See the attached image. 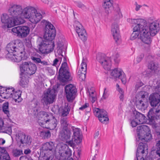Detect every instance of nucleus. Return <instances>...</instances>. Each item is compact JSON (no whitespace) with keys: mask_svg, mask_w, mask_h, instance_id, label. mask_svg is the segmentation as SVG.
Listing matches in <instances>:
<instances>
[{"mask_svg":"<svg viewBox=\"0 0 160 160\" xmlns=\"http://www.w3.org/2000/svg\"><path fill=\"white\" fill-rule=\"evenodd\" d=\"M110 75L113 78L115 79L119 78L122 81L123 84L126 82V79L123 71L120 68H116L111 71Z\"/></svg>","mask_w":160,"mask_h":160,"instance_id":"22","label":"nucleus"},{"mask_svg":"<svg viewBox=\"0 0 160 160\" xmlns=\"http://www.w3.org/2000/svg\"><path fill=\"white\" fill-rule=\"evenodd\" d=\"M14 8L13 5L11 6L8 10V15L6 14H3L1 17L2 22L6 24L8 28L21 24V22L18 19V18L13 15Z\"/></svg>","mask_w":160,"mask_h":160,"instance_id":"4","label":"nucleus"},{"mask_svg":"<svg viewBox=\"0 0 160 160\" xmlns=\"http://www.w3.org/2000/svg\"><path fill=\"white\" fill-rule=\"evenodd\" d=\"M23 49H22L17 52L18 53L16 54H11L7 53L6 55V57L13 62H20L23 57L22 51Z\"/></svg>","mask_w":160,"mask_h":160,"instance_id":"24","label":"nucleus"},{"mask_svg":"<svg viewBox=\"0 0 160 160\" xmlns=\"http://www.w3.org/2000/svg\"><path fill=\"white\" fill-rule=\"evenodd\" d=\"M144 19H132L128 18L127 21L131 24H134L135 26L133 27V29L137 30L140 27H142L144 21Z\"/></svg>","mask_w":160,"mask_h":160,"instance_id":"27","label":"nucleus"},{"mask_svg":"<svg viewBox=\"0 0 160 160\" xmlns=\"http://www.w3.org/2000/svg\"><path fill=\"white\" fill-rule=\"evenodd\" d=\"M42 22L45 26L44 38L48 40L52 41L56 35V31L54 27L51 23L45 20H42Z\"/></svg>","mask_w":160,"mask_h":160,"instance_id":"7","label":"nucleus"},{"mask_svg":"<svg viewBox=\"0 0 160 160\" xmlns=\"http://www.w3.org/2000/svg\"><path fill=\"white\" fill-rule=\"evenodd\" d=\"M10 158L4 148L0 147V160H10Z\"/></svg>","mask_w":160,"mask_h":160,"instance_id":"35","label":"nucleus"},{"mask_svg":"<svg viewBox=\"0 0 160 160\" xmlns=\"http://www.w3.org/2000/svg\"><path fill=\"white\" fill-rule=\"evenodd\" d=\"M137 140L142 142H148L152 138L151 134L149 133L150 129L148 126L142 125L138 126L137 129Z\"/></svg>","mask_w":160,"mask_h":160,"instance_id":"5","label":"nucleus"},{"mask_svg":"<svg viewBox=\"0 0 160 160\" xmlns=\"http://www.w3.org/2000/svg\"><path fill=\"white\" fill-rule=\"evenodd\" d=\"M70 110L68 106L65 107L59 110V113L62 116L65 117L68 114Z\"/></svg>","mask_w":160,"mask_h":160,"instance_id":"41","label":"nucleus"},{"mask_svg":"<svg viewBox=\"0 0 160 160\" xmlns=\"http://www.w3.org/2000/svg\"><path fill=\"white\" fill-rule=\"evenodd\" d=\"M144 19H132L128 18L127 21L131 24H134L135 26L133 27V29L137 30L140 27H142L144 21Z\"/></svg>","mask_w":160,"mask_h":160,"instance_id":"28","label":"nucleus"},{"mask_svg":"<svg viewBox=\"0 0 160 160\" xmlns=\"http://www.w3.org/2000/svg\"><path fill=\"white\" fill-rule=\"evenodd\" d=\"M158 65L155 64L153 61L151 62L148 65V68L152 71H155L158 69Z\"/></svg>","mask_w":160,"mask_h":160,"instance_id":"45","label":"nucleus"},{"mask_svg":"<svg viewBox=\"0 0 160 160\" xmlns=\"http://www.w3.org/2000/svg\"><path fill=\"white\" fill-rule=\"evenodd\" d=\"M62 58V57H59L58 58H55L53 61L52 65L56 66L58 62L59 61L61 60Z\"/></svg>","mask_w":160,"mask_h":160,"instance_id":"56","label":"nucleus"},{"mask_svg":"<svg viewBox=\"0 0 160 160\" xmlns=\"http://www.w3.org/2000/svg\"><path fill=\"white\" fill-rule=\"evenodd\" d=\"M148 146L147 144L140 142L137 149V160H144L148 153Z\"/></svg>","mask_w":160,"mask_h":160,"instance_id":"15","label":"nucleus"},{"mask_svg":"<svg viewBox=\"0 0 160 160\" xmlns=\"http://www.w3.org/2000/svg\"><path fill=\"white\" fill-rule=\"evenodd\" d=\"M54 157V153L53 151H51L44 152V155L40 157L38 160H52Z\"/></svg>","mask_w":160,"mask_h":160,"instance_id":"34","label":"nucleus"},{"mask_svg":"<svg viewBox=\"0 0 160 160\" xmlns=\"http://www.w3.org/2000/svg\"><path fill=\"white\" fill-rule=\"evenodd\" d=\"M31 152V150L29 149H26L24 151V153L25 154H28L30 153Z\"/></svg>","mask_w":160,"mask_h":160,"instance_id":"63","label":"nucleus"},{"mask_svg":"<svg viewBox=\"0 0 160 160\" xmlns=\"http://www.w3.org/2000/svg\"><path fill=\"white\" fill-rule=\"evenodd\" d=\"M65 90L68 101L70 102L74 98L77 92L76 87L72 84H70L65 86Z\"/></svg>","mask_w":160,"mask_h":160,"instance_id":"18","label":"nucleus"},{"mask_svg":"<svg viewBox=\"0 0 160 160\" xmlns=\"http://www.w3.org/2000/svg\"><path fill=\"white\" fill-rule=\"evenodd\" d=\"M65 158H71L70 157L72 155L71 151L70 149H68L65 152Z\"/></svg>","mask_w":160,"mask_h":160,"instance_id":"54","label":"nucleus"},{"mask_svg":"<svg viewBox=\"0 0 160 160\" xmlns=\"http://www.w3.org/2000/svg\"><path fill=\"white\" fill-rule=\"evenodd\" d=\"M88 106L89 104L88 103H86L84 105L79 108V109L82 110L88 107Z\"/></svg>","mask_w":160,"mask_h":160,"instance_id":"59","label":"nucleus"},{"mask_svg":"<svg viewBox=\"0 0 160 160\" xmlns=\"http://www.w3.org/2000/svg\"><path fill=\"white\" fill-rule=\"evenodd\" d=\"M23 49V45L22 42L16 41L14 42H11L7 46V50L8 53L12 54L14 52H17Z\"/></svg>","mask_w":160,"mask_h":160,"instance_id":"19","label":"nucleus"},{"mask_svg":"<svg viewBox=\"0 0 160 160\" xmlns=\"http://www.w3.org/2000/svg\"><path fill=\"white\" fill-rule=\"evenodd\" d=\"M108 90L106 88H105L104 89V92L103 95L101 98L102 100H105L107 98L108 96Z\"/></svg>","mask_w":160,"mask_h":160,"instance_id":"50","label":"nucleus"},{"mask_svg":"<svg viewBox=\"0 0 160 160\" xmlns=\"http://www.w3.org/2000/svg\"><path fill=\"white\" fill-rule=\"evenodd\" d=\"M94 112L96 116L99 117L104 116H107V112L104 109H100L98 108H96L94 110Z\"/></svg>","mask_w":160,"mask_h":160,"instance_id":"38","label":"nucleus"},{"mask_svg":"<svg viewBox=\"0 0 160 160\" xmlns=\"http://www.w3.org/2000/svg\"><path fill=\"white\" fill-rule=\"evenodd\" d=\"M142 27L143 31L145 32L144 34H146L151 44L152 42L151 36H155L160 30V20L158 19L151 22H149L148 24L144 20Z\"/></svg>","mask_w":160,"mask_h":160,"instance_id":"2","label":"nucleus"},{"mask_svg":"<svg viewBox=\"0 0 160 160\" xmlns=\"http://www.w3.org/2000/svg\"><path fill=\"white\" fill-rule=\"evenodd\" d=\"M20 160H28V158L26 156H22L20 158Z\"/></svg>","mask_w":160,"mask_h":160,"instance_id":"64","label":"nucleus"},{"mask_svg":"<svg viewBox=\"0 0 160 160\" xmlns=\"http://www.w3.org/2000/svg\"><path fill=\"white\" fill-rule=\"evenodd\" d=\"M13 153L15 156H20L23 154L22 151L17 149H15L13 151Z\"/></svg>","mask_w":160,"mask_h":160,"instance_id":"51","label":"nucleus"},{"mask_svg":"<svg viewBox=\"0 0 160 160\" xmlns=\"http://www.w3.org/2000/svg\"><path fill=\"white\" fill-rule=\"evenodd\" d=\"M16 139L18 142L19 143V147L21 148L29 146L32 141V138L30 136L21 132L17 135Z\"/></svg>","mask_w":160,"mask_h":160,"instance_id":"10","label":"nucleus"},{"mask_svg":"<svg viewBox=\"0 0 160 160\" xmlns=\"http://www.w3.org/2000/svg\"><path fill=\"white\" fill-rule=\"evenodd\" d=\"M31 58L33 61L36 63H39L41 62V59L39 58H36L33 56L31 57Z\"/></svg>","mask_w":160,"mask_h":160,"instance_id":"55","label":"nucleus"},{"mask_svg":"<svg viewBox=\"0 0 160 160\" xmlns=\"http://www.w3.org/2000/svg\"><path fill=\"white\" fill-rule=\"evenodd\" d=\"M21 92L20 91H18L13 92L12 95V98L16 102H21L22 99L21 97Z\"/></svg>","mask_w":160,"mask_h":160,"instance_id":"36","label":"nucleus"},{"mask_svg":"<svg viewBox=\"0 0 160 160\" xmlns=\"http://www.w3.org/2000/svg\"><path fill=\"white\" fill-rule=\"evenodd\" d=\"M5 129V127L4 126V121L3 120L0 118V130Z\"/></svg>","mask_w":160,"mask_h":160,"instance_id":"57","label":"nucleus"},{"mask_svg":"<svg viewBox=\"0 0 160 160\" xmlns=\"http://www.w3.org/2000/svg\"><path fill=\"white\" fill-rule=\"evenodd\" d=\"M22 73L26 72L28 74L31 75L34 74L37 70L36 65L30 62H24L20 66Z\"/></svg>","mask_w":160,"mask_h":160,"instance_id":"14","label":"nucleus"},{"mask_svg":"<svg viewBox=\"0 0 160 160\" xmlns=\"http://www.w3.org/2000/svg\"><path fill=\"white\" fill-rule=\"evenodd\" d=\"M148 112V123L152 126L157 135H160V126L158 123V119L160 118L158 117L157 111L160 110V104L156 107H152Z\"/></svg>","mask_w":160,"mask_h":160,"instance_id":"3","label":"nucleus"},{"mask_svg":"<svg viewBox=\"0 0 160 160\" xmlns=\"http://www.w3.org/2000/svg\"><path fill=\"white\" fill-rule=\"evenodd\" d=\"M88 93L90 100L92 103L94 102L97 99L96 94L95 92L90 90H88Z\"/></svg>","mask_w":160,"mask_h":160,"instance_id":"42","label":"nucleus"},{"mask_svg":"<svg viewBox=\"0 0 160 160\" xmlns=\"http://www.w3.org/2000/svg\"><path fill=\"white\" fill-rule=\"evenodd\" d=\"M61 126L62 127V128H65L66 129H68L67 128V126H68L69 124V123H68V121L66 119H62L61 121Z\"/></svg>","mask_w":160,"mask_h":160,"instance_id":"47","label":"nucleus"},{"mask_svg":"<svg viewBox=\"0 0 160 160\" xmlns=\"http://www.w3.org/2000/svg\"><path fill=\"white\" fill-rule=\"evenodd\" d=\"M122 17V14L121 9L119 7H118L114 12V15L112 17V19L115 21H118Z\"/></svg>","mask_w":160,"mask_h":160,"instance_id":"39","label":"nucleus"},{"mask_svg":"<svg viewBox=\"0 0 160 160\" xmlns=\"http://www.w3.org/2000/svg\"><path fill=\"white\" fill-rule=\"evenodd\" d=\"M57 53L58 55L61 56V57H63L62 53L63 51V45L62 43L58 42L57 44Z\"/></svg>","mask_w":160,"mask_h":160,"instance_id":"40","label":"nucleus"},{"mask_svg":"<svg viewBox=\"0 0 160 160\" xmlns=\"http://www.w3.org/2000/svg\"><path fill=\"white\" fill-rule=\"evenodd\" d=\"M50 117L51 118L46 119V121H43V122H39L40 123L43 124L44 126H45V124H48V128L51 130H53L57 127L58 122L56 119L52 115H50Z\"/></svg>","mask_w":160,"mask_h":160,"instance_id":"25","label":"nucleus"},{"mask_svg":"<svg viewBox=\"0 0 160 160\" xmlns=\"http://www.w3.org/2000/svg\"><path fill=\"white\" fill-rule=\"evenodd\" d=\"M98 119L100 121L103 123H106L109 120L107 115V116H104L102 117H99Z\"/></svg>","mask_w":160,"mask_h":160,"instance_id":"48","label":"nucleus"},{"mask_svg":"<svg viewBox=\"0 0 160 160\" xmlns=\"http://www.w3.org/2000/svg\"><path fill=\"white\" fill-rule=\"evenodd\" d=\"M75 142L72 140V141H70L68 142V144L72 147H74L75 146Z\"/></svg>","mask_w":160,"mask_h":160,"instance_id":"61","label":"nucleus"},{"mask_svg":"<svg viewBox=\"0 0 160 160\" xmlns=\"http://www.w3.org/2000/svg\"><path fill=\"white\" fill-rule=\"evenodd\" d=\"M97 59L105 69L108 70L110 69L111 66L110 58L106 57L104 54H98L97 56Z\"/></svg>","mask_w":160,"mask_h":160,"instance_id":"17","label":"nucleus"},{"mask_svg":"<svg viewBox=\"0 0 160 160\" xmlns=\"http://www.w3.org/2000/svg\"><path fill=\"white\" fill-rule=\"evenodd\" d=\"M71 132L68 129H66V128L62 129L60 132L59 137L63 141L67 142L71 137Z\"/></svg>","mask_w":160,"mask_h":160,"instance_id":"31","label":"nucleus"},{"mask_svg":"<svg viewBox=\"0 0 160 160\" xmlns=\"http://www.w3.org/2000/svg\"><path fill=\"white\" fill-rule=\"evenodd\" d=\"M70 74L67 62L63 63L59 69L58 79L62 82H65L70 79Z\"/></svg>","mask_w":160,"mask_h":160,"instance_id":"12","label":"nucleus"},{"mask_svg":"<svg viewBox=\"0 0 160 160\" xmlns=\"http://www.w3.org/2000/svg\"><path fill=\"white\" fill-rule=\"evenodd\" d=\"M54 147V144L52 142H47L45 143L42 147L44 152H45L46 151L49 152L51 151H52V149Z\"/></svg>","mask_w":160,"mask_h":160,"instance_id":"37","label":"nucleus"},{"mask_svg":"<svg viewBox=\"0 0 160 160\" xmlns=\"http://www.w3.org/2000/svg\"><path fill=\"white\" fill-rule=\"evenodd\" d=\"M40 136L45 139L47 138L50 137L51 133L49 130H43L40 132Z\"/></svg>","mask_w":160,"mask_h":160,"instance_id":"44","label":"nucleus"},{"mask_svg":"<svg viewBox=\"0 0 160 160\" xmlns=\"http://www.w3.org/2000/svg\"><path fill=\"white\" fill-rule=\"evenodd\" d=\"M12 93H10L9 91L7 89L6 90V91L3 93V94H6V96H4L3 98H7L9 97L11 98Z\"/></svg>","mask_w":160,"mask_h":160,"instance_id":"49","label":"nucleus"},{"mask_svg":"<svg viewBox=\"0 0 160 160\" xmlns=\"http://www.w3.org/2000/svg\"><path fill=\"white\" fill-rule=\"evenodd\" d=\"M13 6V15L18 18L21 24L23 23V19H28L37 8L30 5L23 6L20 4H14Z\"/></svg>","mask_w":160,"mask_h":160,"instance_id":"1","label":"nucleus"},{"mask_svg":"<svg viewBox=\"0 0 160 160\" xmlns=\"http://www.w3.org/2000/svg\"><path fill=\"white\" fill-rule=\"evenodd\" d=\"M13 34L20 38H25L29 34L30 29L26 26H18L12 29Z\"/></svg>","mask_w":160,"mask_h":160,"instance_id":"16","label":"nucleus"},{"mask_svg":"<svg viewBox=\"0 0 160 160\" xmlns=\"http://www.w3.org/2000/svg\"><path fill=\"white\" fill-rule=\"evenodd\" d=\"M113 0H103L102 7L106 13L108 14L113 8Z\"/></svg>","mask_w":160,"mask_h":160,"instance_id":"23","label":"nucleus"},{"mask_svg":"<svg viewBox=\"0 0 160 160\" xmlns=\"http://www.w3.org/2000/svg\"><path fill=\"white\" fill-rule=\"evenodd\" d=\"M28 82V79L25 77H22L20 81V84L22 87H24Z\"/></svg>","mask_w":160,"mask_h":160,"instance_id":"46","label":"nucleus"},{"mask_svg":"<svg viewBox=\"0 0 160 160\" xmlns=\"http://www.w3.org/2000/svg\"><path fill=\"white\" fill-rule=\"evenodd\" d=\"M146 93L145 92L141 91L136 96V105L140 110H144L147 107V99L145 98Z\"/></svg>","mask_w":160,"mask_h":160,"instance_id":"11","label":"nucleus"},{"mask_svg":"<svg viewBox=\"0 0 160 160\" xmlns=\"http://www.w3.org/2000/svg\"><path fill=\"white\" fill-rule=\"evenodd\" d=\"M111 32L114 39L117 42L120 39L119 27L117 23H113L111 27Z\"/></svg>","mask_w":160,"mask_h":160,"instance_id":"29","label":"nucleus"},{"mask_svg":"<svg viewBox=\"0 0 160 160\" xmlns=\"http://www.w3.org/2000/svg\"><path fill=\"white\" fill-rule=\"evenodd\" d=\"M135 115L136 120H137L139 122V124H142L145 123L146 122V118L143 114L137 111H135L133 112Z\"/></svg>","mask_w":160,"mask_h":160,"instance_id":"33","label":"nucleus"},{"mask_svg":"<svg viewBox=\"0 0 160 160\" xmlns=\"http://www.w3.org/2000/svg\"><path fill=\"white\" fill-rule=\"evenodd\" d=\"M87 62L86 58L83 57L78 72L80 80L81 81H84L85 79L87 70Z\"/></svg>","mask_w":160,"mask_h":160,"instance_id":"21","label":"nucleus"},{"mask_svg":"<svg viewBox=\"0 0 160 160\" xmlns=\"http://www.w3.org/2000/svg\"><path fill=\"white\" fill-rule=\"evenodd\" d=\"M9 103L8 102H5L2 105V109L3 112L7 115L8 118L9 117Z\"/></svg>","mask_w":160,"mask_h":160,"instance_id":"43","label":"nucleus"},{"mask_svg":"<svg viewBox=\"0 0 160 160\" xmlns=\"http://www.w3.org/2000/svg\"><path fill=\"white\" fill-rule=\"evenodd\" d=\"M42 14L38 11L37 8L28 19L32 23L36 24L42 19Z\"/></svg>","mask_w":160,"mask_h":160,"instance_id":"26","label":"nucleus"},{"mask_svg":"<svg viewBox=\"0 0 160 160\" xmlns=\"http://www.w3.org/2000/svg\"><path fill=\"white\" fill-rule=\"evenodd\" d=\"M39 63H40L43 66H47L49 65L48 62L45 61H42L41 60V62Z\"/></svg>","mask_w":160,"mask_h":160,"instance_id":"60","label":"nucleus"},{"mask_svg":"<svg viewBox=\"0 0 160 160\" xmlns=\"http://www.w3.org/2000/svg\"><path fill=\"white\" fill-rule=\"evenodd\" d=\"M154 92L149 97L150 104L152 107H156L160 102V82L154 88Z\"/></svg>","mask_w":160,"mask_h":160,"instance_id":"13","label":"nucleus"},{"mask_svg":"<svg viewBox=\"0 0 160 160\" xmlns=\"http://www.w3.org/2000/svg\"><path fill=\"white\" fill-rule=\"evenodd\" d=\"M73 136L72 139L77 144L81 143L82 140V134L80 129L78 128L73 129Z\"/></svg>","mask_w":160,"mask_h":160,"instance_id":"30","label":"nucleus"},{"mask_svg":"<svg viewBox=\"0 0 160 160\" xmlns=\"http://www.w3.org/2000/svg\"><path fill=\"white\" fill-rule=\"evenodd\" d=\"M56 97L55 90L48 88L44 92L42 97L41 102L44 105L52 104Z\"/></svg>","mask_w":160,"mask_h":160,"instance_id":"9","label":"nucleus"},{"mask_svg":"<svg viewBox=\"0 0 160 160\" xmlns=\"http://www.w3.org/2000/svg\"><path fill=\"white\" fill-rule=\"evenodd\" d=\"M143 85V83L141 82H138L136 85V87L137 88H138L139 87H140L142 86Z\"/></svg>","mask_w":160,"mask_h":160,"instance_id":"62","label":"nucleus"},{"mask_svg":"<svg viewBox=\"0 0 160 160\" xmlns=\"http://www.w3.org/2000/svg\"><path fill=\"white\" fill-rule=\"evenodd\" d=\"M38 39L37 43L38 47L40 52L42 53H49L53 51L54 44L52 41L48 40L45 39Z\"/></svg>","mask_w":160,"mask_h":160,"instance_id":"6","label":"nucleus"},{"mask_svg":"<svg viewBox=\"0 0 160 160\" xmlns=\"http://www.w3.org/2000/svg\"><path fill=\"white\" fill-rule=\"evenodd\" d=\"M142 29V27H141L137 30H135L133 28V32L130 36V39L133 40L138 38L144 44L149 46L150 42Z\"/></svg>","mask_w":160,"mask_h":160,"instance_id":"8","label":"nucleus"},{"mask_svg":"<svg viewBox=\"0 0 160 160\" xmlns=\"http://www.w3.org/2000/svg\"><path fill=\"white\" fill-rule=\"evenodd\" d=\"M131 124L132 126L133 127H134L136 126L139 124V122L137 120H136L135 117H134V119L131 121Z\"/></svg>","mask_w":160,"mask_h":160,"instance_id":"52","label":"nucleus"},{"mask_svg":"<svg viewBox=\"0 0 160 160\" xmlns=\"http://www.w3.org/2000/svg\"><path fill=\"white\" fill-rule=\"evenodd\" d=\"M76 3L77 6L80 8L82 9H84L86 8L85 6L81 2H76Z\"/></svg>","mask_w":160,"mask_h":160,"instance_id":"53","label":"nucleus"},{"mask_svg":"<svg viewBox=\"0 0 160 160\" xmlns=\"http://www.w3.org/2000/svg\"><path fill=\"white\" fill-rule=\"evenodd\" d=\"M48 117L50 118V116L48 115L45 112L41 111L39 112L37 116V118L38 119V122L39 125L43 128H46V126H44L43 124L40 123L39 122H42L43 121H46V120L47 119Z\"/></svg>","mask_w":160,"mask_h":160,"instance_id":"32","label":"nucleus"},{"mask_svg":"<svg viewBox=\"0 0 160 160\" xmlns=\"http://www.w3.org/2000/svg\"><path fill=\"white\" fill-rule=\"evenodd\" d=\"M74 26L79 38L82 41H85L87 39V33L83 27L78 21H77L74 22Z\"/></svg>","mask_w":160,"mask_h":160,"instance_id":"20","label":"nucleus"},{"mask_svg":"<svg viewBox=\"0 0 160 160\" xmlns=\"http://www.w3.org/2000/svg\"><path fill=\"white\" fill-rule=\"evenodd\" d=\"M135 5L136 6L135 10L137 11H139L142 7V5L138 4L136 2H135Z\"/></svg>","mask_w":160,"mask_h":160,"instance_id":"58","label":"nucleus"}]
</instances>
